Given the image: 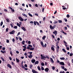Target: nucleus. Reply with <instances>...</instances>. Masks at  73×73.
<instances>
[{"mask_svg": "<svg viewBox=\"0 0 73 73\" xmlns=\"http://www.w3.org/2000/svg\"><path fill=\"white\" fill-rule=\"evenodd\" d=\"M49 68H46L44 70L46 72H49Z\"/></svg>", "mask_w": 73, "mask_h": 73, "instance_id": "7", "label": "nucleus"}, {"mask_svg": "<svg viewBox=\"0 0 73 73\" xmlns=\"http://www.w3.org/2000/svg\"><path fill=\"white\" fill-rule=\"evenodd\" d=\"M14 29H17V26H15L14 27Z\"/></svg>", "mask_w": 73, "mask_h": 73, "instance_id": "43", "label": "nucleus"}, {"mask_svg": "<svg viewBox=\"0 0 73 73\" xmlns=\"http://www.w3.org/2000/svg\"><path fill=\"white\" fill-rule=\"evenodd\" d=\"M6 42L7 43H9V40H7L6 41Z\"/></svg>", "mask_w": 73, "mask_h": 73, "instance_id": "57", "label": "nucleus"}, {"mask_svg": "<svg viewBox=\"0 0 73 73\" xmlns=\"http://www.w3.org/2000/svg\"><path fill=\"white\" fill-rule=\"evenodd\" d=\"M59 73H65V72L64 71H60Z\"/></svg>", "mask_w": 73, "mask_h": 73, "instance_id": "37", "label": "nucleus"}, {"mask_svg": "<svg viewBox=\"0 0 73 73\" xmlns=\"http://www.w3.org/2000/svg\"><path fill=\"white\" fill-rule=\"evenodd\" d=\"M30 23H31L32 24H33V23H34V22L33 21H31Z\"/></svg>", "mask_w": 73, "mask_h": 73, "instance_id": "59", "label": "nucleus"}, {"mask_svg": "<svg viewBox=\"0 0 73 73\" xmlns=\"http://www.w3.org/2000/svg\"><path fill=\"white\" fill-rule=\"evenodd\" d=\"M10 25L11 27L12 28H13V25H12V24H10Z\"/></svg>", "mask_w": 73, "mask_h": 73, "instance_id": "49", "label": "nucleus"}, {"mask_svg": "<svg viewBox=\"0 0 73 73\" xmlns=\"http://www.w3.org/2000/svg\"><path fill=\"white\" fill-rule=\"evenodd\" d=\"M60 60H65V58H60Z\"/></svg>", "mask_w": 73, "mask_h": 73, "instance_id": "32", "label": "nucleus"}, {"mask_svg": "<svg viewBox=\"0 0 73 73\" xmlns=\"http://www.w3.org/2000/svg\"><path fill=\"white\" fill-rule=\"evenodd\" d=\"M31 41H29L28 42V44H31Z\"/></svg>", "mask_w": 73, "mask_h": 73, "instance_id": "58", "label": "nucleus"}, {"mask_svg": "<svg viewBox=\"0 0 73 73\" xmlns=\"http://www.w3.org/2000/svg\"><path fill=\"white\" fill-rule=\"evenodd\" d=\"M28 49H30V50H35V48H34L33 47H32L31 48L29 46H28Z\"/></svg>", "mask_w": 73, "mask_h": 73, "instance_id": "3", "label": "nucleus"}, {"mask_svg": "<svg viewBox=\"0 0 73 73\" xmlns=\"http://www.w3.org/2000/svg\"><path fill=\"white\" fill-rule=\"evenodd\" d=\"M19 19L21 21H24V19H23L22 17H19Z\"/></svg>", "mask_w": 73, "mask_h": 73, "instance_id": "6", "label": "nucleus"}, {"mask_svg": "<svg viewBox=\"0 0 73 73\" xmlns=\"http://www.w3.org/2000/svg\"><path fill=\"white\" fill-rule=\"evenodd\" d=\"M64 21L65 22H67V21H68V20H67V19H64Z\"/></svg>", "mask_w": 73, "mask_h": 73, "instance_id": "56", "label": "nucleus"}, {"mask_svg": "<svg viewBox=\"0 0 73 73\" xmlns=\"http://www.w3.org/2000/svg\"><path fill=\"white\" fill-rule=\"evenodd\" d=\"M29 47H30L31 48H32V46L31 45V44L28 45Z\"/></svg>", "mask_w": 73, "mask_h": 73, "instance_id": "44", "label": "nucleus"}, {"mask_svg": "<svg viewBox=\"0 0 73 73\" xmlns=\"http://www.w3.org/2000/svg\"><path fill=\"white\" fill-rule=\"evenodd\" d=\"M8 30H9V28H7L6 29V32H7L8 31Z\"/></svg>", "mask_w": 73, "mask_h": 73, "instance_id": "39", "label": "nucleus"}, {"mask_svg": "<svg viewBox=\"0 0 73 73\" xmlns=\"http://www.w3.org/2000/svg\"><path fill=\"white\" fill-rule=\"evenodd\" d=\"M16 59L17 62H20V60H19V59H17V58H16Z\"/></svg>", "mask_w": 73, "mask_h": 73, "instance_id": "22", "label": "nucleus"}, {"mask_svg": "<svg viewBox=\"0 0 73 73\" xmlns=\"http://www.w3.org/2000/svg\"><path fill=\"white\" fill-rule=\"evenodd\" d=\"M22 43L23 45H24V44H25L24 43H25V41H24V40L22 42Z\"/></svg>", "mask_w": 73, "mask_h": 73, "instance_id": "36", "label": "nucleus"}, {"mask_svg": "<svg viewBox=\"0 0 73 73\" xmlns=\"http://www.w3.org/2000/svg\"><path fill=\"white\" fill-rule=\"evenodd\" d=\"M3 21H2L1 22V24L0 26H2V25H3Z\"/></svg>", "mask_w": 73, "mask_h": 73, "instance_id": "45", "label": "nucleus"}, {"mask_svg": "<svg viewBox=\"0 0 73 73\" xmlns=\"http://www.w3.org/2000/svg\"><path fill=\"white\" fill-rule=\"evenodd\" d=\"M40 56L41 57V58H42V59H43V60H45V58H46V57L43 56L42 55V54Z\"/></svg>", "mask_w": 73, "mask_h": 73, "instance_id": "5", "label": "nucleus"}, {"mask_svg": "<svg viewBox=\"0 0 73 73\" xmlns=\"http://www.w3.org/2000/svg\"><path fill=\"white\" fill-rule=\"evenodd\" d=\"M57 23H58V21H57L55 20L54 22V24H57Z\"/></svg>", "mask_w": 73, "mask_h": 73, "instance_id": "25", "label": "nucleus"}, {"mask_svg": "<svg viewBox=\"0 0 73 73\" xmlns=\"http://www.w3.org/2000/svg\"><path fill=\"white\" fill-rule=\"evenodd\" d=\"M1 52L2 53H4V51H3V50H1Z\"/></svg>", "mask_w": 73, "mask_h": 73, "instance_id": "48", "label": "nucleus"}, {"mask_svg": "<svg viewBox=\"0 0 73 73\" xmlns=\"http://www.w3.org/2000/svg\"><path fill=\"white\" fill-rule=\"evenodd\" d=\"M40 44L42 46V47H43V48H44V43H43V42H42V41H41L40 42Z\"/></svg>", "mask_w": 73, "mask_h": 73, "instance_id": "10", "label": "nucleus"}, {"mask_svg": "<svg viewBox=\"0 0 73 73\" xmlns=\"http://www.w3.org/2000/svg\"><path fill=\"white\" fill-rule=\"evenodd\" d=\"M38 69L39 70H41V68H40V66H38L37 67Z\"/></svg>", "mask_w": 73, "mask_h": 73, "instance_id": "27", "label": "nucleus"}, {"mask_svg": "<svg viewBox=\"0 0 73 73\" xmlns=\"http://www.w3.org/2000/svg\"><path fill=\"white\" fill-rule=\"evenodd\" d=\"M56 51L57 53L59 52V49H56Z\"/></svg>", "mask_w": 73, "mask_h": 73, "instance_id": "47", "label": "nucleus"}, {"mask_svg": "<svg viewBox=\"0 0 73 73\" xmlns=\"http://www.w3.org/2000/svg\"><path fill=\"white\" fill-rule=\"evenodd\" d=\"M50 27L51 29H54L56 28V25H54L53 26V27L52 25H50Z\"/></svg>", "mask_w": 73, "mask_h": 73, "instance_id": "1", "label": "nucleus"}, {"mask_svg": "<svg viewBox=\"0 0 73 73\" xmlns=\"http://www.w3.org/2000/svg\"><path fill=\"white\" fill-rule=\"evenodd\" d=\"M28 53H30V55H32V52H28Z\"/></svg>", "mask_w": 73, "mask_h": 73, "instance_id": "50", "label": "nucleus"}, {"mask_svg": "<svg viewBox=\"0 0 73 73\" xmlns=\"http://www.w3.org/2000/svg\"><path fill=\"white\" fill-rule=\"evenodd\" d=\"M9 9H11V10L12 9V8L11 7H9Z\"/></svg>", "mask_w": 73, "mask_h": 73, "instance_id": "64", "label": "nucleus"}, {"mask_svg": "<svg viewBox=\"0 0 73 73\" xmlns=\"http://www.w3.org/2000/svg\"><path fill=\"white\" fill-rule=\"evenodd\" d=\"M11 11H12V12H15V10H14V9H11Z\"/></svg>", "mask_w": 73, "mask_h": 73, "instance_id": "61", "label": "nucleus"}, {"mask_svg": "<svg viewBox=\"0 0 73 73\" xmlns=\"http://www.w3.org/2000/svg\"><path fill=\"white\" fill-rule=\"evenodd\" d=\"M36 23L37 25H40V23L37 21H36Z\"/></svg>", "mask_w": 73, "mask_h": 73, "instance_id": "41", "label": "nucleus"}, {"mask_svg": "<svg viewBox=\"0 0 73 73\" xmlns=\"http://www.w3.org/2000/svg\"><path fill=\"white\" fill-rule=\"evenodd\" d=\"M35 6L36 7H38V5L37 4H36L35 5Z\"/></svg>", "mask_w": 73, "mask_h": 73, "instance_id": "63", "label": "nucleus"}, {"mask_svg": "<svg viewBox=\"0 0 73 73\" xmlns=\"http://www.w3.org/2000/svg\"><path fill=\"white\" fill-rule=\"evenodd\" d=\"M35 61H36V60H35V59L31 60V62L32 63H35Z\"/></svg>", "mask_w": 73, "mask_h": 73, "instance_id": "14", "label": "nucleus"}, {"mask_svg": "<svg viewBox=\"0 0 73 73\" xmlns=\"http://www.w3.org/2000/svg\"><path fill=\"white\" fill-rule=\"evenodd\" d=\"M39 63V62L38 61H36L35 63V65H36V64H38Z\"/></svg>", "mask_w": 73, "mask_h": 73, "instance_id": "20", "label": "nucleus"}, {"mask_svg": "<svg viewBox=\"0 0 73 73\" xmlns=\"http://www.w3.org/2000/svg\"><path fill=\"white\" fill-rule=\"evenodd\" d=\"M21 29H23L24 31H26V29H25V28L24 27H22L21 28Z\"/></svg>", "mask_w": 73, "mask_h": 73, "instance_id": "15", "label": "nucleus"}, {"mask_svg": "<svg viewBox=\"0 0 73 73\" xmlns=\"http://www.w3.org/2000/svg\"><path fill=\"white\" fill-rule=\"evenodd\" d=\"M41 69L42 70H44V68L42 66L41 67Z\"/></svg>", "mask_w": 73, "mask_h": 73, "instance_id": "28", "label": "nucleus"}, {"mask_svg": "<svg viewBox=\"0 0 73 73\" xmlns=\"http://www.w3.org/2000/svg\"><path fill=\"white\" fill-rule=\"evenodd\" d=\"M33 66V65H32V64H31L30 66V69H31Z\"/></svg>", "mask_w": 73, "mask_h": 73, "instance_id": "35", "label": "nucleus"}, {"mask_svg": "<svg viewBox=\"0 0 73 73\" xmlns=\"http://www.w3.org/2000/svg\"><path fill=\"white\" fill-rule=\"evenodd\" d=\"M35 16H38V14L37 13H35Z\"/></svg>", "mask_w": 73, "mask_h": 73, "instance_id": "55", "label": "nucleus"}, {"mask_svg": "<svg viewBox=\"0 0 73 73\" xmlns=\"http://www.w3.org/2000/svg\"><path fill=\"white\" fill-rule=\"evenodd\" d=\"M12 41L13 42H14L15 41V38H13L12 39Z\"/></svg>", "mask_w": 73, "mask_h": 73, "instance_id": "42", "label": "nucleus"}, {"mask_svg": "<svg viewBox=\"0 0 73 73\" xmlns=\"http://www.w3.org/2000/svg\"><path fill=\"white\" fill-rule=\"evenodd\" d=\"M62 50L64 53H66V51L64 49V48H63L62 49Z\"/></svg>", "mask_w": 73, "mask_h": 73, "instance_id": "26", "label": "nucleus"}, {"mask_svg": "<svg viewBox=\"0 0 73 73\" xmlns=\"http://www.w3.org/2000/svg\"><path fill=\"white\" fill-rule=\"evenodd\" d=\"M52 47H51V50H53V51H54L55 50H54V48H53V46H54L52 45Z\"/></svg>", "mask_w": 73, "mask_h": 73, "instance_id": "12", "label": "nucleus"}, {"mask_svg": "<svg viewBox=\"0 0 73 73\" xmlns=\"http://www.w3.org/2000/svg\"><path fill=\"white\" fill-rule=\"evenodd\" d=\"M9 50H10V54H11V56H13V54H12V48H9Z\"/></svg>", "mask_w": 73, "mask_h": 73, "instance_id": "2", "label": "nucleus"}, {"mask_svg": "<svg viewBox=\"0 0 73 73\" xmlns=\"http://www.w3.org/2000/svg\"><path fill=\"white\" fill-rule=\"evenodd\" d=\"M19 9H20L21 11H24V10H23V8H20Z\"/></svg>", "mask_w": 73, "mask_h": 73, "instance_id": "52", "label": "nucleus"}, {"mask_svg": "<svg viewBox=\"0 0 73 73\" xmlns=\"http://www.w3.org/2000/svg\"><path fill=\"white\" fill-rule=\"evenodd\" d=\"M7 66L8 67H9V68L10 69H11L12 68V66L10 65L9 64H7Z\"/></svg>", "mask_w": 73, "mask_h": 73, "instance_id": "11", "label": "nucleus"}, {"mask_svg": "<svg viewBox=\"0 0 73 73\" xmlns=\"http://www.w3.org/2000/svg\"><path fill=\"white\" fill-rule=\"evenodd\" d=\"M70 56H73V53H70Z\"/></svg>", "mask_w": 73, "mask_h": 73, "instance_id": "51", "label": "nucleus"}, {"mask_svg": "<svg viewBox=\"0 0 73 73\" xmlns=\"http://www.w3.org/2000/svg\"><path fill=\"white\" fill-rule=\"evenodd\" d=\"M15 30H13L12 31L9 32V34L10 35H13L15 34Z\"/></svg>", "mask_w": 73, "mask_h": 73, "instance_id": "4", "label": "nucleus"}, {"mask_svg": "<svg viewBox=\"0 0 73 73\" xmlns=\"http://www.w3.org/2000/svg\"><path fill=\"white\" fill-rule=\"evenodd\" d=\"M4 11L5 12H8V10L6 9H5Z\"/></svg>", "mask_w": 73, "mask_h": 73, "instance_id": "53", "label": "nucleus"}, {"mask_svg": "<svg viewBox=\"0 0 73 73\" xmlns=\"http://www.w3.org/2000/svg\"><path fill=\"white\" fill-rule=\"evenodd\" d=\"M59 64H60V65H64V66L65 65V64L63 62H61L59 63Z\"/></svg>", "mask_w": 73, "mask_h": 73, "instance_id": "8", "label": "nucleus"}, {"mask_svg": "<svg viewBox=\"0 0 73 73\" xmlns=\"http://www.w3.org/2000/svg\"><path fill=\"white\" fill-rule=\"evenodd\" d=\"M53 34H57V31L55 30L54 32H53Z\"/></svg>", "mask_w": 73, "mask_h": 73, "instance_id": "19", "label": "nucleus"}, {"mask_svg": "<svg viewBox=\"0 0 73 73\" xmlns=\"http://www.w3.org/2000/svg\"><path fill=\"white\" fill-rule=\"evenodd\" d=\"M32 72L33 73H38V72L37 71H36V70L33 69L32 70Z\"/></svg>", "mask_w": 73, "mask_h": 73, "instance_id": "9", "label": "nucleus"}, {"mask_svg": "<svg viewBox=\"0 0 73 73\" xmlns=\"http://www.w3.org/2000/svg\"><path fill=\"white\" fill-rule=\"evenodd\" d=\"M61 32H62V33H64L65 35H67V34L66 33L64 32V31H63L62 30Z\"/></svg>", "mask_w": 73, "mask_h": 73, "instance_id": "18", "label": "nucleus"}, {"mask_svg": "<svg viewBox=\"0 0 73 73\" xmlns=\"http://www.w3.org/2000/svg\"><path fill=\"white\" fill-rule=\"evenodd\" d=\"M52 69L53 70H54V69H55V67L54 66L52 67Z\"/></svg>", "mask_w": 73, "mask_h": 73, "instance_id": "62", "label": "nucleus"}, {"mask_svg": "<svg viewBox=\"0 0 73 73\" xmlns=\"http://www.w3.org/2000/svg\"><path fill=\"white\" fill-rule=\"evenodd\" d=\"M46 38V36H44L42 37V39L44 40H45V38Z\"/></svg>", "mask_w": 73, "mask_h": 73, "instance_id": "23", "label": "nucleus"}, {"mask_svg": "<svg viewBox=\"0 0 73 73\" xmlns=\"http://www.w3.org/2000/svg\"><path fill=\"white\" fill-rule=\"evenodd\" d=\"M5 49V47H3L2 48V50H4Z\"/></svg>", "mask_w": 73, "mask_h": 73, "instance_id": "54", "label": "nucleus"}, {"mask_svg": "<svg viewBox=\"0 0 73 73\" xmlns=\"http://www.w3.org/2000/svg\"><path fill=\"white\" fill-rule=\"evenodd\" d=\"M1 59L3 61V62L5 61L4 59V58H3L2 57H1Z\"/></svg>", "mask_w": 73, "mask_h": 73, "instance_id": "33", "label": "nucleus"}, {"mask_svg": "<svg viewBox=\"0 0 73 73\" xmlns=\"http://www.w3.org/2000/svg\"><path fill=\"white\" fill-rule=\"evenodd\" d=\"M28 15H29V16H31V17H33V15H32V14H31L29 13Z\"/></svg>", "mask_w": 73, "mask_h": 73, "instance_id": "29", "label": "nucleus"}, {"mask_svg": "<svg viewBox=\"0 0 73 73\" xmlns=\"http://www.w3.org/2000/svg\"><path fill=\"white\" fill-rule=\"evenodd\" d=\"M22 15L23 16H24V17H27V15L26 14H25L23 13L22 14Z\"/></svg>", "mask_w": 73, "mask_h": 73, "instance_id": "17", "label": "nucleus"}, {"mask_svg": "<svg viewBox=\"0 0 73 73\" xmlns=\"http://www.w3.org/2000/svg\"><path fill=\"white\" fill-rule=\"evenodd\" d=\"M44 9H45V8L44 7L42 9V12H44Z\"/></svg>", "mask_w": 73, "mask_h": 73, "instance_id": "40", "label": "nucleus"}, {"mask_svg": "<svg viewBox=\"0 0 73 73\" xmlns=\"http://www.w3.org/2000/svg\"><path fill=\"white\" fill-rule=\"evenodd\" d=\"M28 57L29 58H31L33 57L32 55H30L29 56H28Z\"/></svg>", "mask_w": 73, "mask_h": 73, "instance_id": "16", "label": "nucleus"}, {"mask_svg": "<svg viewBox=\"0 0 73 73\" xmlns=\"http://www.w3.org/2000/svg\"><path fill=\"white\" fill-rule=\"evenodd\" d=\"M66 17H67V18H69V17H70V16L69 15H66Z\"/></svg>", "mask_w": 73, "mask_h": 73, "instance_id": "38", "label": "nucleus"}, {"mask_svg": "<svg viewBox=\"0 0 73 73\" xmlns=\"http://www.w3.org/2000/svg\"><path fill=\"white\" fill-rule=\"evenodd\" d=\"M41 65L42 66H44L45 65V64L44 63V62H42L41 63Z\"/></svg>", "mask_w": 73, "mask_h": 73, "instance_id": "24", "label": "nucleus"}, {"mask_svg": "<svg viewBox=\"0 0 73 73\" xmlns=\"http://www.w3.org/2000/svg\"><path fill=\"white\" fill-rule=\"evenodd\" d=\"M34 25H36V21H34Z\"/></svg>", "mask_w": 73, "mask_h": 73, "instance_id": "46", "label": "nucleus"}, {"mask_svg": "<svg viewBox=\"0 0 73 73\" xmlns=\"http://www.w3.org/2000/svg\"><path fill=\"white\" fill-rule=\"evenodd\" d=\"M67 64H68V66H70V64L69 63V62H67Z\"/></svg>", "mask_w": 73, "mask_h": 73, "instance_id": "30", "label": "nucleus"}, {"mask_svg": "<svg viewBox=\"0 0 73 73\" xmlns=\"http://www.w3.org/2000/svg\"><path fill=\"white\" fill-rule=\"evenodd\" d=\"M17 26L19 27H21V25H20V24H19V23H17Z\"/></svg>", "mask_w": 73, "mask_h": 73, "instance_id": "21", "label": "nucleus"}, {"mask_svg": "<svg viewBox=\"0 0 73 73\" xmlns=\"http://www.w3.org/2000/svg\"><path fill=\"white\" fill-rule=\"evenodd\" d=\"M66 49L68 50H69V47H66Z\"/></svg>", "mask_w": 73, "mask_h": 73, "instance_id": "60", "label": "nucleus"}, {"mask_svg": "<svg viewBox=\"0 0 73 73\" xmlns=\"http://www.w3.org/2000/svg\"><path fill=\"white\" fill-rule=\"evenodd\" d=\"M6 20L8 23H9V19H8V18H7L6 19Z\"/></svg>", "mask_w": 73, "mask_h": 73, "instance_id": "31", "label": "nucleus"}, {"mask_svg": "<svg viewBox=\"0 0 73 73\" xmlns=\"http://www.w3.org/2000/svg\"><path fill=\"white\" fill-rule=\"evenodd\" d=\"M50 61L52 62V63H54V61H53V59H52V58H50Z\"/></svg>", "mask_w": 73, "mask_h": 73, "instance_id": "13", "label": "nucleus"}, {"mask_svg": "<svg viewBox=\"0 0 73 73\" xmlns=\"http://www.w3.org/2000/svg\"><path fill=\"white\" fill-rule=\"evenodd\" d=\"M58 21H59L58 22L59 23H61L62 22V21L60 20H58Z\"/></svg>", "mask_w": 73, "mask_h": 73, "instance_id": "34", "label": "nucleus"}]
</instances>
